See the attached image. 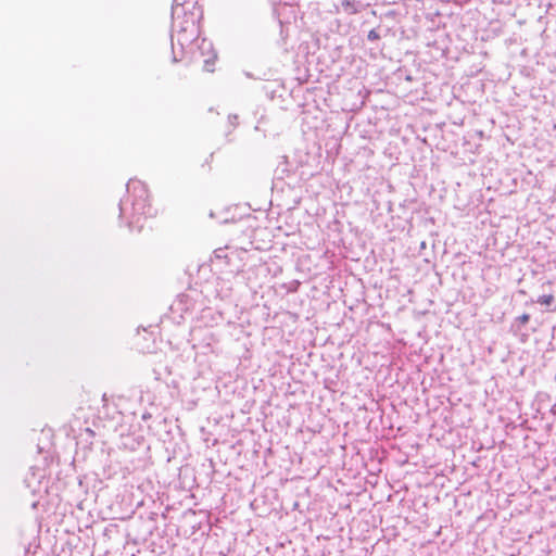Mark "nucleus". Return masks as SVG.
I'll use <instances>...</instances> for the list:
<instances>
[{"label": "nucleus", "instance_id": "nucleus-1", "mask_svg": "<svg viewBox=\"0 0 556 556\" xmlns=\"http://www.w3.org/2000/svg\"><path fill=\"white\" fill-rule=\"evenodd\" d=\"M203 60V71L207 73L215 72V64L217 61V52L215 51L213 43L206 39H203L199 45Z\"/></svg>", "mask_w": 556, "mask_h": 556}, {"label": "nucleus", "instance_id": "nucleus-2", "mask_svg": "<svg viewBox=\"0 0 556 556\" xmlns=\"http://www.w3.org/2000/svg\"><path fill=\"white\" fill-rule=\"evenodd\" d=\"M554 295L553 294H544L539 296L538 303L544 306H549L554 302Z\"/></svg>", "mask_w": 556, "mask_h": 556}, {"label": "nucleus", "instance_id": "nucleus-3", "mask_svg": "<svg viewBox=\"0 0 556 556\" xmlns=\"http://www.w3.org/2000/svg\"><path fill=\"white\" fill-rule=\"evenodd\" d=\"M367 38L370 40V41H375V40H379L380 39V35L377 30L375 29H371L368 35H367Z\"/></svg>", "mask_w": 556, "mask_h": 556}, {"label": "nucleus", "instance_id": "nucleus-4", "mask_svg": "<svg viewBox=\"0 0 556 556\" xmlns=\"http://www.w3.org/2000/svg\"><path fill=\"white\" fill-rule=\"evenodd\" d=\"M518 320H519V323L521 325H526L530 320V315L529 314H522L521 316L518 317Z\"/></svg>", "mask_w": 556, "mask_h": 556}]
</instances>
